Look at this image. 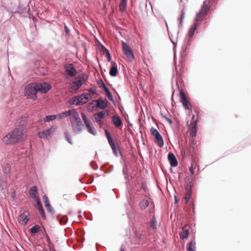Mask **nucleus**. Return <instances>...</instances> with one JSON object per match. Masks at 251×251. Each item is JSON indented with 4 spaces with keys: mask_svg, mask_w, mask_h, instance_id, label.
<instances>
[{
    "mask_svg": "<svg viewBox=\"0 0 251 251\" xmlns=\"http://www.w3.org/2000/svg\"><path fill=\"white\" fill-rule=\"evenodd\" d=\"M16 124L18 127L6 134L2 139V142L7 145H15L25 141L27 138V129L25 127L26 124L25 118H23L17 120Z\"/></svg>",
    "mask_w": 251,
    "mask_h": 251,
    "instance_id": "obj_1",
    "label": "nucleus"
},
{
    "mask_svg": "<svg viewBox=\"0 0 251 251\" xmlns=\"http://www.w3.org/2000/svg\"><path fill=\"white\" fill-rule=\"evenodd\" d=\"M210 0H205L199 12L196 14L195 20L196 23L201 22L206 17L207 14L210 9Z\"/></svg>",
    "mask_w": 251,
    "mask_h": 251,
    "instance_id": "obj_2",
    "label": "nucleus"
},
{
    "mask_svg": "<svg viewBox=\"0 0 251 251\" xmlns=\"http://www.w3.org/2000/svg\"><path fill=\"white\" fill-rule=\"evenodd\" d=\"M70 122L73 130L75 133H78L82 131L83 125L77 112L73 117L71 118Z\"/></svg>",
    "mask_w": 251,
    "mask_h": 251,
    "instance_id": "obj_3",
    "label": "nucleus"
},
{
    "mask_svg": "<svg viewBox=\"0 0 251 251\" xmlns=\"http://www.w3.org/2000/svg\"><path fill=\"white\" fill-rule=\"evenodd\" d=\"M36 83H31L27 84L25 88V96L27 99H30L35 100L37 99L36 94L37 92Z\"/></svg>",
    "mask_w": 251,
    "mask_h": 251,
    "instance_id": "obj_4",
    "label": "nucleus"
},
{
    "mask_svg": "<svg viewBox=\"0 0 251 251\" xmlns=\"http://www.w3.org/2000/svg\"><path fill=\"white\" fill-rule=\"evenodd\" d=\"M84 78L82 76H78L75 78L72 82L70 84V91L72 93H76L79 88L84 82Z\"/></svg>",
    "mask_w": 251,
    "mask_h": 251,
    "instance_id": "obj_5",
    "label": "nucleus"
},
{
    "mask_svg": "<svg viewBox=\"0 0 251 251\" xmlns=\"http://www.w3.org/2000/svg\"><path fill=\"white\" fill-rule=\"evenodd\" d=\"M121 43L122 45L123 51L127 59L130 61H133L134 59V55L132 50L124 41H122Z\"/></svg>",
    "mask_w": 251,
    "mask_h": 251,
    "instance_id": "obj_6",
    "label": "nucleus"
},
{
    "mask_svg": "<svg viewBox=\"0 0 251 251\" xmlns=\"http://www.w3.org/2000/svg\"><path fill=\"white\" fill-rule=\"evenodd\" d=\"M151 134L155 137V143L160 147L164 146V141L162 136L159 132L154 128L151 129Z\"/></svg>",
    "mask_w": 251,
    "mask_h": 251,
    "instance_id": "obj_7",
    "label": "nucleus"
},
{
    "mask_svg": "<svg viewBox=\"0 0 251 251\" xmlns=\"http://www.w3.org/2000/svg\"><path fill=\"white\" fill-rule=\"evenodd\" d=\"M30 215L27 211H24L18 217V221L20 224L23 226H25L29 221Z\"/></svg>",
    "mask_w": 251,
    "mask_h": 251,
    "instance_id": "obj_8",
    "label": "nucleus"
},
{
    "mask_svg": "<svg viewBox=\"0 0 251 251\" xmlns=\"http://www.w3.org/2000/svg\"><path fill=\"white\" fill-rule=\"evenodd\" d=\"M179 95L180 101L182 103L184 108L186 109H191L192 105L184 93L182 91H181Z\"/></svg>",
    "mask_w": 251,
    "mask_h": 251,
    "instance_id": "obj_9",
    "label": "nucleus"
},
{
    "mask_svg": "<svg viewBox=\"0 0 251 251\" xmlns=\"http://www.w3.org/2000/svg\"><path fill=\"white\" fill-rule=\"evenodd\" d=\"M66 73L69 77H74L77 74V71L73 64H67L64 66Z\"/></svg>",
    "mask_w": 251,
    "mask_h": 251,
    "instance_id": "obj_10",
    "label": "nucleus"
},
{
    "mask_svg": "<svg viewBox=\"0 0 251 251\" xmlns=\"http://www.w3.org/2000/svg\"><path fill=\"white\" fill-rule=\"evenodd\" d=\"M36 85L37 92L41 93H46L51 89L50 84L46 82L36 83Z\"/></svg>",
    "mask_w": 251,
    "mask_h": 251,
    "instance_id": "obj_11",
    "label": "nucleus"
},
{
    "mask_svg": "<svg viewBox=\"0 0 251 251\" xmlns=\"http://www.w3.org/2000/svg\"><path fill=\"white\" fill-rule=\"evenodd\" d=\"M56 127L51 126L50 128L43 131L39 132L38 135L40 138H47L50 137L53 132H55Z\"/></svg>",
    "mask_w": 251,
    "mask_h": 251,
    "instance_id": "obj_12",
    "label": "nucleus"
},
{
    "mask_svg": "<svg viewBox=\"0 0 251 251\" xmlns=\"http://www.w3.org/2000/svg\"><path fill=\"white\" fill-rule=\"evenodd\" d=\"M87 102L82 94L80 96L74 97L71 100V103L72 104H75L76 105H82Z\"/></svg>",
    "mask_w": 251,
    "mask_h": 251,
    "instance_id": "obj_13",
    "label": "nucleus"
},
{
    "mask_svg": "<svg viewBox=\"0 0 251 251\" xmlns=\"http://www.w3.org/2000/svg\"><path fill=\"white\" fill-rule=\"evenodd\" d=\"M193 121L190 125V134L191 136L194 137L197 135V120H194V116L192 117Z\"/></svg>",
    "mask_w": 251,
    "mask_h": 251,
    "instance_id": "obj_14",
    "label": "nucleus"
},
{
    "mask_svg": "<svg viewBox=\"0 0 251 251\" xmlns=\"http://www.w3.org/2000/svg\"><path fill=\"white\" fill-rule=\"evenodd\" d=\"M77 111L75 109H71L68 111H65L60 113L57 115L59 119L70 117V119L74 117V116L76 113Z\"/></svg>",
    "mask_w": 251,
    "mask_h": 251,
    "instance_id": "obj_15",
    "label": "nucleus"
},
{
    "mask_svg": "<svg viewBox=\"0 0 251 251\" xmlns=\"http://www.w3.org/2000/svg\"><path fill=\"white\" fill-rule=\"evenodd\" d=\"M168 158L172 166L176 167L177 165V161L173 153L170 152L168 154Z\"/></svg>",
    "mask_w": 251,
    "mask_h": 251,
    "instance_id": "obj_16",
    "label": "nucleus"
},
{
    "mask_svg": "<svg viewBox=\"0 0 251 251\" xmlns=\"http://www.w3.org/2000/svg\"><path fill=\"white\" fill-rule=\"evenodd\" d=\"M189 234V230L187 228V226H185L182 227V231L179 233L180 238L182 240L187 238Z\"/></svg>",
    "mask_w": 251,
    "mask_h": 251,
    "instance_id": "obj_17",
    "label": "nucleus"
},
{
    "mask_svg": "<svg viewBox=\"0 0 251 251\" xmlns=\"http://www.w3.org/2000/svg\"><path fill=\"white\" fill-rule=\"evenodd\" d=\"M94 101L97 103V106L100 109H104L107 104V100H101L100 99L95 100Z\"/></svg>",
    "mask_w": 251,
    "mask_h": 251,
    "instance_id": "obj_18",
    "label": "nucleus"
},
{
    "mask_svg": "<svg viewBox=\"0 0 251 251\" xmlns=\"http://www.w3.org/2000/svg\"><path fill=\"white\" fill-rule=\"evenodd\" d=\"M108 143H109L112 151L114 152V153L116 155H118V154L120 151V148H119V145L118 144L116 145L115 144L114 142L113 141V140L109 142Z\"/></svg>",
    "mask_w": 251,
    "mask_h": 251,
    "instance_id": "obj_19",
    "label": "nucleus"
},
{
    "mask_svg": "<svg viewBox=\"0 0 251 251\" xmlns=\"http://www.w3.org/2000/svg\"><path fill=\"white\" fill-rule=\"evenodd\" d=\"M200 24L199 23H195L193 26H192L188 32V35L190 37H192L197 29L200 26Z\"/></svg>",
    "mask_w": 251,
    "mask_h": 251,
    "instance_id": "obj_20",
    "label": "nucleus"
},
{
    "mask_svg": "<svg viewBox=\"0 0 251 251\" xmlns=\"http://www.w3.org/2000/svg\"><path fill=\"white\" fill-rule=\"evenodd\" d=\"M95 121L99 124L101 123V120L104 117V113L103 112H99L94 115Z\"/></svg>",
    "mask_w": 251,
    "mask_h": 251,
    "instance_id": "obj_21",
    "label": "nucleus"
},
{
    "mask_svg": "<svg viewBox=\"0 0 251 251\" xmlns=\"http://www.w3.org/2000/svg\"><path fill=\"white\" fill-rule=\"evenodd\" d=\"M112 121L115 126L117 127H119L120 126H121L122 124L121 120L119 118V117L117 116H113Z\"/></svg>",
    "mask_w": 251,
    "mask_h": 251,
    "instance_id": "obj_22",
    "label": "nucleus"
},
{
    "mask_svg": "<svg viewBox=\"0 0 251 251\" xmlns=\"http://www.w3.org/2000/svg\"><path fill=\"white\" fill-rule=\"evenodd\" d=\"M149 205L148 200L144 199L140 202L139 206L141 209H145Z\"/></svg>",
    "mask_w": 251,
    "mask_h": 251,
    "instance_id": "obj_23",
    "label": "nucleus"
},
{
    "mask_svg": "<svg viewBox=\"0 0 251 251\" xmlns=\"http://www.w3.org/2000/svg\"><path fill=\"white\" fill-rule=\"evenodd\" d=\"M118 73V71L117 66L115 65H113L110 70V72H109L110 75L112 76H117Z\"/></svg>",
    "mask_w": 251,
    "mask_h": 251,
    "instance_id": "obj_24",
    "label": "nucleus"
},
{
    "mask_svg": "<svg viewBox=\"0 0 251 251\" xmlns=\"http://www.w3.org/2000/svg\"><path fill=\"white\" fill-rule=\"evenodd\" d=\"M127 0H121L119 4V9L120 11L124 12L126 8Z\"/></svg>",
    "mask_w": 251,
    "mask_h": 251,
    "instance_id": "obj_25",
    "label": "nucleus"
},
{
    "mask_svg": "<svg viewBox=\"0 0 251 251\" xmlns=\"http://www.w3.org/2000/svg\"><path fill=\"white\" fill-rule=\"evenodd\" d=\"M37 192V187L36 186H33L31 188V189L29 190V195L32 198L35 199L37 198H38L36 196Z\"/></svg>",
    "mask_w": 251,
    "mask_h": 251,
    "instance_id": "obj_26",
    "label": "nucleus"
},
{
    "mask_svg": "<svg viewBox=\"0 0 251 251\" xmlns=\"http://www.w3.org/2000/svg\"><path fill=\"white\" fill-rule=\"evenodd\" d=\"M196 248V243L195 240H192L189 244L187 248L188 251H195Z\"/></svg>",
    "mask_w": 251,
    "mask_h": 251,
    "instance_id": "obj_27",
    "label": "nucleus"
},
{
    "mask_svg": "<svg viewBox=\"0 0 251 251\" xmlns=\"http://www.w3.org/2000/svg\"><path fill=\"white\" fill-rule=\"evenodd\" d=\"M151 227L153 229L157 228V221L154 217H153L149 223Z\"/></svg>",
    "mask_w": 251,
    "mask_h": 251,
    "instance_id": "obj_28",
    "label": "nucleus"
},
{
    "mask_svg": "<svg viewBox=\"0 0 251 251\" xmlns=\"http://www.w3.org/2000/svg\"><path fill=\"white\" fill-rule=\"evenodd\" d=\"M191 184L186 183L185 185V194L191 195L192 194V188Z\"/></svg>",
    "mask_w": 251,
    "mask_h": 251,
    "instance_id": "obj_29",
    "label": "nucleus"
},
{
    "mask_svg": "<svg viewBox=\"0 0 251 251\" xmlns=\"http://www.w3.org/2000/svg\"><path fill=\"white\" fill-rule=\"evenodd\" d=\"M57 117H58L57 115H49V116H47L45 118L44 121L45 122H49V121H52V120H54L56 119Z\"/></svg>",
    "mask_w": 251,
    "mask_h": 251,
    "instance_id": "obj_30",
    "label": "nucleus"
},
{
    "mask_svg": "<svg viewBox=\"0 0 251 251\" xmlns=\"http://www.w3.org/2000/svg\"><path fill=\"white\" fill-rule=\"evenodd\" d=\"M84 96L85 100L88 102L90 100H91L93 97V95L91 93L88 92L84 93L82 94Z\"/></svg>",
    "mask_w": 251,
    "mask_h": 251,
    "instance_id": "obj_31",
    "label": "nucleus"
},
{
    "mask_svg": "<svg viewBox=\"0 0 251 251\" xmlns=\"http://www.w3.org/2000/svg\"><path fill=\"white\" fill-rule=\"evenodd\" d=\"M40 226L38 225H35L31 227L30 232L31 233L35 234L39 232Z\"/></svg>",
    "mask_w": 251,
    "mask_h": 251,
    "instance_id": "obj_32",
    "label": "nucleus"
},
{
    "mask_svg": "<svg viewBox=\"0 0 251 251\" xmlns=\"http://www.w3.org/2000/svg\"><path fill=\"white\" fill-rule=\"evenodd\" d=\"M105 92L106 96L108 99L110 100H112V95L109 91L108 89L106 87V86H104V89L103 90Z\"/></svg>",
    "mask_w": 251,
    "mask_h": 251,
    "instance_id": "obj_33",
    "label": "nucleus"
},
{
    "mask_svg": "<svg viewBox=\"0 0 251 251\" xmlns=\"http://www.w3.org/2000/svg\"><path fill=\"white\" fill-rule=\"evenodd\" d=\"M68 221V217L66 216H62L59 219V223L61 225H64L66 224Z\"/></svg>",
    "mask_w": 251,
    "mask_h": 251,
    "instance_id": "obj_34",
    "label": "nucleus"
},
{
    "mask_svg": "<svg viewBox=\"0 0 251 251\" xmlns=\"http://www.w3.org/2000/svg\"><path fill=\"white\" fill-rule=\"evenodd\" d=\"M88 130V132L91 133L92 134L94 135L95 134V130L93 129L91 125V122L88 123V126H86Z\"/></svg>",
    "mask_w": 251,
    "mask_h": 251,
    "instance_id": "obj_35",
    "label": "nucleus"
},
{
    "mask_svg": "<svg viewBox=\"0 0 251 251\" xmlns=\"http://www.w3.org/2000/svg\"><path fill=\"white\" fill-rule=\"evenodd\" d=\"M38 211H39L42 218L45 220L46 219V215H45V213L44 212L43 207H40V208H39L38 209Z\"/></svg>",
    "mask_w": 251,
    "mask_h": 251,
    "instance_id": "obj_36",
    "label": "nucleus"
},
{
    "mask_svg": "<svg viewBox=\"0 0 251 251\" xmlns=\"http://www.w3.org/2000/svg\"><path fill=\"white\" fill-rule=\"evenodd\" d=\"M81 116L82 119L84 121V122L85 123V124L86 125V126H88V123H90V122L87 119V118L84 113H81Z\"/></svg>",
    "mask_w": 251,
    "mask_h": 251,
    "instance_id": "obj_37",
    "label": "nucleus"
},
{
    "mask_svg": "<svg viewBox=\"0 0 251 251\" xmlns=\"http://www.w3.org/2000/svg\"><path fill=\"white\" fill-rule=\"evenodd\" d=\"M65 137H66V139L67 140V141L70 144H72V142L70 139V136L69 133L68 131H66L65 132Z\"/></svg>",
    "mask_w": 251,
    "mask_h": 251,
    "instance_id": "obj_38",
    "label": "nucleus"
},
{
    "mask_svg": "<svg viewBox=\"0 0 251 251\" xmlns=\"http://www.w3.org/2000/svg\"><path fill=\"white\" fill-rule=\"evenodd\" d=\"M43 200L44 202L45 203V206L50 204L49 200V199L48 198V197L47 196L44 195L43 196Z\"/></svg>",
    "mask_w": 251,
    "mask_h": 251,
    "instance_id": "obj_39",
    "label": "nucleus"
},
{
    "mask_svg": "<svg viewBox=\"0 0 251 251\" xmlns=\"http://www.w3.org/2000/svg\"><path fill=\"white\" fill-rule=\"evenodd\" d=\"M105 134L108 142L113 140L110 133L106 130H105Z\"/></svg>",
    "mask_w": 251,
    "mask_h": 251,
    "instance_id": "obj_40",
    "label": "nucleus"
},
{
    "mask_svg": "<svg viewBox=\"0 0 251 251\" xmlns=\"http://www.w3.org/2000/svg\"><path fill=\"white\" fill-rule=\"evenodd\" d=\"M34 200H35V201L37 202V207H38V209L39 208H40V207H43L42 206V204H41V203L40 202V201L39 200V199L38 198H37L36 199H35Z\"/></svg>",
    "mask_w": 251,
    "mask_h": 251,
    "instance_id": "obj_41",
    "label": "nucleus"
},
{
    "mask_svg": "<svg viewBox=\"0 0 251 251\" xmlns=\"http://www.w3.org/2000/svg\"><path fill=\"white\" fill-rule=\"evenodd\" d=\"M191 195L185 194V196H184V198L185 201V202L187 203L188 202V201L190 200V199H191Z\"/></svg>",
    "mask_w": 251,
    "mask_h": 251,
    "instance_id": "obj_42",
    "label": "nucleus"
},
{
    "mask_svg": "<svg viewBox=\"0 0 251 251\" xmlns=\"http://www.w3.org/2000/svg\"><path fill=\"white\" fill-rule=\"evenodd\" d=\"M96 88H91L89 89L88 93H91L92 94V95L93 96L96 93Z\"/></svg>",
    "mask_w": 251,
    "mask_h": 251,
    "instance_id": "obj_43",
    "label": "nucleus"
},
{
    "mask_svg": "<svg viewBox=\"0 0 251 251\" xmlns=\"http://www.w3.org/2000/svg\"><path fill=\"white\" fill-rule=\"evenodd\" d=\"M45 207L46 208L47 210L49 212H50V213H52V207H51V205H50V204H49L48 205H45Z\"/></svg>",
    "mask_w": 251,
    "mask_h": 251,
    "instance_id": "obj_44",
    "label": "nucleus"
},
{
    "mask_svg": "<svg viewBox=\"0 0 251 251\" xmlns=\"http://www.w3.org/2000/svg\"><path fill=\"white\" fill-rule=\"evenodd\" d=\"M195 169V166H194V165L192 164L189 169V171L190 172L191 175H193L194 174Z\"/></svg>",
    "mask_w": 251,
    "mask_h": 251,
    "instance_id": "obj_45",
    "label": "nucleus"
},
{
    "mask_svg": "<svg viewBox=\"0 0 251 251\" xmlns=\"http://www.w3.org/2000/svg\"><path fill=\"white\" fill-rule=\"evenodd\" d=\"M99 87L102 88L103 90L104 89V86H106L102 80H101V81L99 82Z\"/></svg>",
    "mask_w": 251,
    "mask_h": 251,
    "instance_id": "obj_46",
    "label": "nucleus"
},
{
    "mask_svg": "<svg viewBox=\"0 0 251 251\" xmlns=\"http://www.w3.org/2000/svg\"><path fill=\"white\" fill-rule=\"evenodd\" d=\"M184 18V13L183 11H182L181 15H180V17L179 18L180 24L182 23L183 19Z\"/></svg>",
    "mask_w": 251,
    "mask_h": 251,
    "instance_id": "obj_47",
    "label": "nucleus"
},
{
    "mask_svg": "<svg viewBox=\"0 0 251 251\" xmlns=\"http://www.w3.org/2000/svg\"><path fill=\"white\" fill-rule=\"evenodd\" d=\"M107 56L108 57V61H110L111 60V57L110 53L108 50L107 51Z\"/></svg>",
    "mask_w": 251,
    "mask_h": 251,
    "instance_id": "obj_48",
    "label": "nucleus"
},
{
    "mask_svg": "<svg viewBox=\"0 0 251 251\" xmlns=\"http://www.w3.org/2000/svg\"><path fill=\"white\" fill-rule=\"evenodd\" d=\"M0 189L1 190H3L2 182L1 180H0Z\"/></svg>",
    "mask_w": 251,
    "mask_h": 251,
    "instance_id": "obj_49",
    "label": "nucleus"
},
{
    "mask_svg": "<svg viewBox=\"0 0 251 251\" xmlns=\"http://www.w3.org/2000/svg\"><path fill=\"white\" fill-rule=\"evenodd\" d=\"M170 125H172L173 124V121L171 119H170V118L168 120V121H167Z\"/></svg>",
    "mask_w": 251,
    "mask_h": 251,
    "instance_id": "obj_50",
    "label": "nucleus"
},
{
    "mask_svg": "<svg viewBox=\"0 0 251 251\" xmlns=\"http://www.w3.org/2000/svg\"><path fill=\"white\" fill-rule=\"evenodd\" d=\"M162 116L166 121H168V120L169 119L168 117H167L165 115H162Z\"/></svg>",
    "mask_w": 251,
    "mask_h": 251,
    "instance_id": "obj_51",
    "label": "nucleus"
},
{
    "mask_svg": "<svg viewBox=\"0 0 251 251\" xmlns=\"http://www.w3.org/2000/svg\"><path fill=\"white\" fill-rule=\"evenodd\" d=\"M182 154L185 156L186 155V151H185V150L184 149L183 150V151H182Z\"/></svg>",
    "mask_w": 251,
    "mask_h": 251,
    "instance_id": "obj_52",
    "label": "nucleus"
},
{
    "mask_svg": "<svg viewBox=\"0 0 251 251\" xmlns=\"http://www.w3.org/2000/svg\"><path fill=\"white\" fill-rule=\"evenodd\" d=\"M120 251H125V250H124V248H121V249H120Z\"/></svg>",
    "mask_w": 251,
    "mask_h": 251,
    "instance_id": "obj_53",
    "label": "nucleus"
},
{
    "mask_svg": "<svg viewBox=\"0 0 251 251\" xmlns=\"http://www.w3.org/2000/svg\"><path fill=\"white\" fill-rule=\"evenodd\" d=\"M65 27L66 31V32L67 33V32H68V29H67V26H65Z\"/></svg>",
    "mask_w": 251,
    "mask_h": 251,
    "instance_id": "obj_54",
    "label": "nucleus"
}]
</instances>
